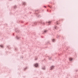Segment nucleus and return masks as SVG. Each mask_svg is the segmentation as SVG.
Returning a JSON list of instances; mask_svg holds the SVG:
<instances>
[{
  "instance_id": "1",
  "label": "nucleus",
  "mask_w": 78,
  "mask_h": 78,
  "mask_svg": "<svg viewBox=\"0 0 78 78\" xmlns=\"http://www.w3.org/2000/svg\"><path fill=\"white\" fill-rule=\"evenodd\" d=\"M35 14L36 15L37 17H41L40 15H39L38 13H37V12H39V10H36L35 11Z\"/></svg>"
},
{
  "instance_id": "2",
  "label": "nucleus",
  "mask_w": 78,
  "mask_h": 78,
  "mask_svg": "<svg viewBox=\"0 0 78 78\" xmlns=\"http://www.w3.org/2000/svg\"><path fill=\"white\" fill-rule=\"evenodd\" d=\"M40 23L41 24H42L43 25H44L45 24L44 22V21L42 20H41L40 22Z\"/></svg>"
},
{
  "instance_id": "3",
  "label": "nucleus",
  "mask_w": 78,
  "mask_h": 78,
  "mask_svg": "<svg viewBox=\"0 0 78 78\" xmlns=\"http://www.w3.org/2000/svg\"><path fill=\"white\" fill-rule=\"evenodd\" d=\"M15 31L16 33H19V30L18 29H16L15 30Z\"/></svg>"
},
{
  "instance_id": "4",
  "label": "nucleus",
  "mask_w": 78,
  "mask_h": 78,
  "mask_svg": "<svg viewBox=\"0 0 78 78\" xmlns=\"http://www.w3.org/2000/svg\"><path fill=\"white\" fill-rule=\"evenodd\" d=\"M34 66L35 67H38V64L36 63L35 64Z\"/></svg>"
},
{
  "instance_id": "5",
  "label": "nucleus",
  "mask_w": 78,
  "mask_h": 78,
  "mask_svg": "<svg viewBox=\"0 0 78 78\" xmlns=\"http://www.w3.org/2000/svg\"><path fill=\"white\" fill-rule=\"evenodd\" d=\"M54 67H55V66H52L51 67L50 70H53V69H54Z\"/></svg>"
},
{
  "instance_id": "6",
  "label": "nucleus",
  "mask_w": 78,
  "mask_h": 78,
  "mask_svg": "<svg viewBox=\"0 0 78 78\" xmlns=\"http://www.w3.org/2000/svg\"><path fill=\"white\" fill-rule=\"evenodd\" d=\"M16 38L17 39H20V37L18 36H16Z\"/></svg>"
},
{
  "instance_id": "7",
  "label": "nucleus",
  "mask_w": 78,
  "mask_h": 78,
  "mask_svg": "<svg viewBox=\"0 0 78 78\" xmlns=\"http://www.w3.org/2000/svg\"><path fill=\"white\" fill-rule=\"evenodd\" d=\"M17 8V6L16 5H15L13 6V9H16Z\"/></svg>"
},
{
  "instance_id": "8",
  "label": "nucleus",
  "mask_w": 78,
  "mask_h": 78,
  "mask_svg": "<svg viewBox=\"0 0 78 78\" xmlns=\"http://www.w3.org/2000/svg\"><path fill=\"white\" fill-rule=\"evenodd\" d=\"M48 25H50V23H51V22L50 21H49L47 22Z\"/></svg>"
},
{
  "instance_id": "9",
  "label": "nucleus",
  "mask_w": 78,
  "mask_h": 78,
  "mask_svg": "<svg viewBox=\"0 0 78 78\" xmlns=\"http://www.w3.org/2000/svg\"><path fill=\"white\" fill-rule=\"evenodd\" d=\"M26 4H27L26 3H25V2H23V5H26Z\"/></svg>"
},
{
  "instance_id": "10",
  "label": "nucleus",
  "mask_w": 78,
  "mask_h": 78,
  "mask_svg": "<svg viewBox=\"0 0 78 78\" xmlns=\"http://www.w3.org/2000/svg\"><path fill=\"white\" fill-rule=\"evenodd\" d=\"M52 41L53 42H55V39H53L52 40Z\"/></svg>"
},
{
  "instance_id": "11",
  "label": "nucleus",
  "mask_w": 78,
  "mask_h": 78,
  "mask_svg": "<svg viewBox=\"0 0 78 78\" xmlns=\"http://www.w3.org/2000/svg\"><path fill=\"white\" fill-rule=\"evenodd\" d=\"M55 28L56 30H57V29H58V27L56 26L55 27Z\"/></svg>"
},
{
  "instance_id": "12",
  "label": "nucleus",
  "mask_w": 78,
  "mask_h": 78,
  "mask_svg": "<svg viewBox=\"0 0 78 78\" xmlns=\"http://www.w3.org/2000/svg\"><path fill=\"white\" fill-rule=\"evenodd\" d=\"M42 70H45V67L44 68H42Z\"/></svg>"
},
{
  "instance_id": "13",
  "label": "nucleus",
  "mask_w": 78,
  "mask_h": 78,
  "mask_svg": "<svg viewBox=\"0 0 78 78\" xmlns=\"http://www.w3.org/2000/svg\"><path fill=\"white\" fill-rule=\"evenodd\" d=\"M10 46H7V48H9V49H11V48H10Z\"/></svg>"
},
{
  "instance_id": "14",
  "label": "nucleus",
  "mask_w": 78,
  "mask_h": 78,
  "mask_svg": "<svg viewBox=\"0 0 78 78\" xmlns=\"http://www.w3.org/2000/svg\"><path fill=\"white\" fill-rule=\"evenodd\" d=\"M0 47L1 48H3V45H0Z\"/></svg>"
},
{
  "instance_id": "15",
  "label": "nucleus",
  "mask_w": 78,
  "mask_h": 78,
  "mask_svg": "<svg viewBox=\"0 0 78 78\" xmlns=\"http://www.w3.org/2000/svg\"><path fill=\"white\" fill-rule=\"evenodd\" d=\"M37 24V23H33V25H36Z\"/></svg>"
},
{
  "instance_id": "16",
  "label": "nucleus",
  "mask_w": 78,
  "mask_h": 78,
  "mask_svg": "<svg viewBox=\"0 0 78 78\" xmlns=\"http://www.w3.org/2000/svg\"><path fill=\"white\" fill-rule=\"evenodd\" d=\"M48 31L47 30H44V33H46V32H47Z\"/></svg>"
},
{
  "instance_id": "17",
  "label": "nucleus",
  "mask_w": 78,
  "mask_h": 78,
  "mask_svg": "<svg viewBox=\"0 0 78 78\" xmlns=\"http://www.w3.org/2000/svg\"><path fill=\"white\" fill-rule=\"evenodd\" d=\"M57 37H56L57 38V39H59V35H57Z\"/></svg>"
},
{
  "instance_id": "18",
  "label": "nucleus",
  "mask_w": 78,
  "mask_h": 78,
  "mask_svg": "<svg viewBox=\"0 0 78 78\" xmlns=\"http://www.w3.org/2000/svg\"><path fill=\"white\" fill-rule=\"evenodd\" d=\"M69 59L70 61H72V59L71 58H70Z\"/></svg>"
},
{
  "instance_id": "19",
  "label": "nucleus",
  "mask_w": 78,
  "mask_h": 78,
  "mask_svg": "<svg viewBox=\"0 0 78 78\" xmlns=\"http://www.w3.org/2000/svg\"><path fill=\"white\" fill-rule=\"evenodd\" d=\"M27 69V67L25 68H24V70H26V69Z\"/></svg>"
},
{
  "instance_id": "20",
  "label": "nucleus",
  "mask_w": 78,
  "mask_h": 78,
  "mask_svg": "<svg viewBox=\"0 0 78 78\" xmlns=\"http://www.w3.org/2000/svg\"><path fill=\"white\" fill-rule=\"evenodd\" d=\"M56 23L57 25H58V21H57Z\"/></svg>"
},
{
  "instance_id": "21",
  "label": "nucleus",
  "mask_w": 78,
  "mask_h": 78,
  "mask_svg": "<svg viewBox=\"0 0 78 78\" xmlns=\"http://www.w3.org/2000/svg\"><path fill=\"white\" fill-rule=\"evenodd\" d=\"M35 60L36 61V60H37V57H36V58H35Z\"/></svg>"
},
{
  "instance_id": "22",
  "label": "nucleus",
  "mask_w": 78,
  "mask_h": 78,
  "mask_svg": "<svg viewBox=\"0 0 78 78\" xmlns=\"http://www.w3.org/2000/svg\"><path fill=\"white\" fill-rule=\"evenodd\" d=\"M48 6L49 7V8H51V7H50V6H49V5H48Z\"/></svg>"
},
{
  "instance_id": "23",
  "label": "nucleus",
  "mask_w": 78,
  "mask_h": 78,
  "mask_svg": "<svg viewBox=\"0 0 78 78\" xmlns=\"http://www.w3.org/2000/svg\"><path fill=\"white\" fill-rule=\"evenodd\" d=\"M51 59V58H49V60H50Z\"/></svg>"
},
{
  "instance_id": "24",
  "label": "nucleus",
  "mask_w": 78,
  "mask_h": 78,
  "mask_svg": "<svg viewBox=\"0 0 78 78\" xmlns=\"http://www.w3.org/2000/svg\"><path fill=\"white\" fill-rule=\"evenodd\" d=\"M77 71H78V70H76V72H77Z\"/></svg>"
},
{
  "instance_id": "25",
  "label": "nucleus",
  "mask_w": 78,
  "mask_h": 78,
  "mask_svg": "<svg viewBox=\"0 0 78 78\" xmlns=\"http://www.w3.org/2000/svg\"><path fill=\"white\" fill-rule=\"evenodd\" d=\"M44 8H46V6H44Z\"/></svg>"
},
{
  "instance_id": "26",
  "label": "nucleus",
  "mask_w": 78,
  "mask_h": 78,
  "mask_svg": "<svg viewBox=\"0 0 78 78\" xmlns=\"http://www.w3.org/2000/svg\"><path fill=\"white\" fill-rule=\"evenodd\" d=\"M41 37H42V38H43V37H42V36H41Z\"/></svg>"
},
{
  "instance_id": "27",
  "label": "nucleus",
  "mask_w": 78,
  "mask_h": 78,
  "mask_svg": "<svg viewBox=\"0 0 78 78\" xmlns=\"http://www.w3.org/2000/svg\"><path fill=\"white\" fill-rule=\"evenodd\" d=\"M61 31V30H59V31Z\"/></svg>"
},
{
  "instance_id": "28",
  "label": "nucleus",
  "mask_w": 78,
  "mask_h": 78,
  "mask_svg": "<svg viewBox=\"0 0 78 78\" xmlns=\"http://www.w3.org/2000/svg\"><path fill=\"white\" fill-rule=\"evenodd\" d=\"M22 58H23V57H22Z\"/></svg>"
},
{
  "instance_id": "29",
  "label": "nucleus",
  "mask_w": 78,
  "mask_h": 78,
  "mask_svg": "<svg viewBox=\"0 0 78 78\" xmlns=\"http://www.w3.org/2000/svg\"><path fill=\"white\" fill-rule=\"evenodd\" d=\"M33 26H34V25H33Z\"/></svg>"
},
{
  "instance_id": "30",
  "label": "nucleus",
  "mask_w": 78,
  "mask_h": 78,
  "mask_svg": "<svg viewBox=\"0 0 78 78\" xmlns=\"http://www.w3.org/2000/svg\"><path fill=\"white\" fill-rule=\"evenodd\" d=\"M15 50H16V49H15Z\"/></svg>"
}]
</instances>
